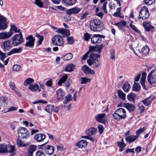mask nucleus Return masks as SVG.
Instances as JSON below:
<instances>
[{
    "mask_svg": "<svg viewBox=\"0 0 156 156\" xmlns=\"http://www.w3.org/2000/svg\"><path fill=\"white\" fill-rule=\"evenodd\" d=\"M9 147L10 150H7V153H11L14 152L15 150V147L12 145H10Z\"/></svg>",
    "mask_w": 156,
    "mask_h": 156,
    "instance_id": "62",
    "label": "nucleus"
},
{
    "mask_svg": "<svg viewBox=\"0 0 156 156\" xmlns=\"http://www.w3.org/2000/svg\"><path fill=\"white\" fill-rule=\"evenodd\" d=\"M81 81L80 83L82 84L86 83L90 81V79L87 78L86 77H81Z\"/></svg>",
    "mask_w": 156,
    "mask_h": 156,
    "instance_id": "53",
    "label": "nucleus"
},
{
    "mask_svg": "<svg viewBox=\"0 0 156 156\" xmlns=\"http://www.w3.org/2000/svg\"><path fill=\"white\" fill-rule=\"evenodd\" d=\"M36 36L38 39V40L37 41L38 44L41 45L44 39L43 36L37 34H36Z\"/></svg>",
    "mask_w": 156,
    "mask_h": 156,
    "instance_id": "46",
    "label": "nucleus"
},
{
    "mask_svg": "<svg viewBox=\"0 0 156 156\" xmlns=\"http://www.w3.org/2000/svg\"><path fill=\"white\" fill-rule=\"evenodd\" d=\"M7 100L5 97L0 98V106L4 107H6L7 105Z\"/></svg>",
    "mask_w": 156,
    "mask_h": 156,
    "instance_id": "27",
    "label": "nucleus"
},
{
    "mask_svg": "<svg viewBox=\"0 0 156 156\" xmlns=\"http://www.w3.org/2000/svg\"><path fill=\"white\" fill-rule=\"evenodd\" d=\"M23 42V39L21 33H20L19 34H16L13 36L12 38V43L14 46H18Z\"/></svg>",
    "mask_w": 156,
    "mask_h": 156,
    "instance_id": "4",
    "label": "nucleus"
},
{
    "mask_svg": "<svg viewBox=\"0 0 156 156\" xmlns=\"http://www.w3.org/2000/svg\"><path fill=\"white\" fill-rule=\"evenodd\" d=\"M100 65V63L98 60L93 61L92 64V67L94 69H96Z\"/></svg>",
    "mask_w": 156,
    "mask_h": 156,
    "instance_id": "50",
    "label": "nucleus"
},
{
    "mask_svg": "<svg viewBox=\"0 0 156 156\" xmlns=\"http://www.w3.org/2000/svg\"><path fill=\"white\" fill-rule=\"evenodd\" d=\"M155 0H144L145 3L147 5H150L154 2Z\"/></svg>",
    "mask_w": 156,
    "mask_h": 156,
    "instance_id": "59",
    "label": "nucleus"
},
{
    "mask_svg": "<svg viewBox=\"0 0 156 156\" xmlns=\"http://www.w3.org/2000/svg\"><path fill=\"white\" fill-rule=\"evenodd\" d=\"M40 148L44 151L46 154L49 155L53 154L54 151L53 146L47 144L46 143L41 145Z\"/></svg>",
    "mask_w": 156,
    "mask_h": 156,
    "instance_id": "3",
    "label": "nucleus"
},
{
    "mask_svg": "<svg viewBox=\"0 0 156 156\" xmlns=\"http://www.w3.org/2000/svg\"><path fill=\"white\" fill-rule=\"evenodd\" d=\"M12 69L16 72L20 71L21 70V66L20 65L15 64L13 66Z\"/></svg>",
    "mask_w": 156,
    "mask_h": 156,
    "instance_id": "44",
    "label": "nucleus"
},
{
    "mask_svg": "<svg viewBox=\"0 0 156 156\" xmlns=\"http://www.w3.org/2000/svg\"><path fill=\"white\" fill-rule=\"evenodd\" d=\"M145 107L141 104L139 105V110L141 113L145 111Z\"/></svg>",
    "mask_w": 156,
    "mask_h": 156,
    "instance_id": "63",
    "label": "nucleus"
},
{
    "mask_svg": "<svg viewBox=\"0 0 156 156\" xmlns=\"http://www.w3.org/2000/svg\"><path fill=\"white\" fill-rule=\"evenodd\" d=\"M135 96V94L133 93H131L127 96V98L130 101L134 102L135 101L134 98Z\"/></svg>",
    "mask_w": 156,
    "mask_h": 156,
    "instance_id": "39",
    "label": "nucleus"
},
{
    "mask_svg": "<svg viewBox=\"0 0 156 156\" xmlns=\"http://www.w3.org/2000/svg\"><path fill=\"white\" fill-rule=\"evenodd\" d=\"M34 81V80L33 79L28 78L24 82V85L25 86H27L29 84L30 85L31 83H33Z\"/></svg>",
    "mask_w": 156,
    "mask_h": 156,
    "instance_id": "43",
    "label": "nucleus"
},
{
    "mask_svg": "<svg viewBox=\"0 0 156 156\" xmlns=\"http://www.w3.org/2000/svg\"><path fill=\"white\" fill-rule=\"evenodd\" d=\"M97 131V129L94 127H91L86 131V134L89 136L95 134Z\"/></svg>",
    "mask_w": 156,
    "mask_h": 156,
    "instance_id": "21",
    "label": "nucleus"
},
{
    "mask_svg": "<svg viewBox=\"0 0 156 156\" xmlns=\"http://www.w3.org/2000/svg\"><path fill=\"white\" fill-rule=\"evenodd\" d=\"M82 69L84 73L87 74H94L95 73L94 71L90 69L86 65H84L82 66Z\"/></svg>",
    "mask_w": 156,
    "mask_h": 156,
    "instance_id": "17",
    "label": "nucleus"
},
{
    "mask_svg": "<svg viewBox=\"0 0 156 156\" xmlns=\"http://www.w3.org/2000/svg\"><path fill=\"white\" fill-rule=\"evenodd\" d=\"M122 88L125 92H128L130 89V84L126 82L123 85Z\"/></svg>",
    "mask_w": 156,
    "mask_h": 156,
    "instance_id": "37",
    "label": "nucleus"
},
{
    "mask_svg": "<svg viewBox=\"0 0 156 156\" xmlns=\"http://www.w3.org/2000/svg\"><path fill=\"white\" fill-rule=\"evenodd\" d=\"M143 26L144 27L146 31H149L150 30L153 28L152 26L146 22H144L143 23Z\"/></svg>",
    "mask_w": 156,
    "mask_h": 156,
    "instance_id": "29",
    "label": "nucleus"
},
{
    "mask_svg": "<svg viewBox=\"0 0 156 156\" xmlns=\"http://www.w3.org/2000/svg\"><path fill=\"white\" fill-rule=\"evenodd\" d=\"M6 19L4 16H0V30H3L7 27L6 23Z\"/></svg>",
    "mask_w": 156,
    "mask_h": 156,
    "instance_id": "12",
    "label": "nucleus"
},
{
    "mask_svg": "<svg viewBox=\"0 0 156 156\" xmlns=\"http://www.w3.org/2000/svg\"><path fill=\"white\" fill-rule=\"evenodd\" d=\"M57 99L58 100H62L63 99L65 95V93L63 90L60 88L57 90L56 91Z\"/></svg>",
    "mask_w": 156,
    "mask_h": 156,
    "instance_id": "15",
    "label": "nucleus"
},
{
    "mask_svg": "<svg viewBox=\"0 0 156 156\" xmlns=\"http://www.w3.org/2000/svg\"><path fill=\"white\" fill-rule=\"evenodd\" d=\"M145 130V128L144 127L140 128L136 131V136L138 138L140 136L139 134L142 133Z\"/></svg>",
    "mask_w": 156,
    "mask_h": 156,
    "instance_id": "48",
    "label": "nucleus"
},
{
    "mask_svg": "<svg viewBox=\"0 0 156 156\" xmlns=\"http://www.w3.org/2000/svg\"><path fill=\"white\" fill-rule=\"evenodd\" d=\"M54 106L53 105H48L45 107V111L48 113L51 114L54 110Z\"/></svg>",
    "mask_w": 156,
    "mask_h": 156,
    "instance_id": "34",
    "label": "nucleus"
},
{
    "mask_svg": "<svg viewBox=\"0 0 156 156\" xmlns=\"http://www.w3.org/2000/svg\"><path fill=\"white\" fill-rule=\"evenodd\" d=\"M147 81L150 84H156V71L155 70L151 71L148 75Z\"/></svg>",
    "mask_w": 156,
    "mask_h": 156,
    "instance_id": "9",
    "label": "nucleus"
},
{
    "mask_svg": "<svg viewBox=\"0 0 156 156\" xmlns=\"http://www.w3.org/2000/svg\"><path fill=\"white\" fill-rule=\"evenodd\" d=\"M87 142L85 140H81L76 144V146L79 148H82L87 145Z\"/></svg>",
    "mask_w": 156,
    "mask_h": 156,
    "instance_id": "20",
    "label": "nucleus"
},
{
    "mask_svg": "<svg viewBox=\"0 0 156 156\" xmlns=\"http://www.w3.org/2000/svg\"><path fill=\"white\" fill-rule=\"evenodd\" d=\"M141 51L143 54L146 55L149 52V48L147 45L141 49Z\"/></svg>",
    "mask_w": 156,
    "mask_h": 156,
    "instance_id": "36",
    "label": "nucleus"
},
{
    "mask_svg": "<svg viewBox=\"0 0 156 156\" xmlns=\"http://www.w3.org/2000/svg\"><path fill=\"white\" fill-rule=\"evenodd\" d=\"M137 138L136 135H132L127 137L125 140L127 142L130 143L134 141Z\"/></svg>",
    "mask_w": 156,
    "mask_h": 156,
    "instance_id": "22",
    "label": "nucleus"
},
{
    "mask_svg": "<svg viewBox=\"0 0 156 156\" xmlns=\"http://www.w3.org/2000/svg\"><path fill=\"white\" fill-rule=\"evenodd\" d=\"M132 23H133V21H132L129 24V27L135 32L139 33L140 32V31L137 29L135 25L132 24Z\"/></svg>",
    "mask_w": 156,
    "mask_h": 156,
    "instance_id": "47",
    "label": "nucleus"
},
{
    "mask_svg": "<svg viewBox=\"0 0 156 156\" xmlns=\"http://www.w3.org/2000/svg\"><path fill=\"white\" fill-rule=\"evenodd\" d=\"M107 0H100V2L101 3H103V5L101 7V9L103 10L104 12L105 13L107 12V11L106 9V6L107 4V2H105Z\"/></svg>",
    "mask_w": 156,
    "mask_h": 156,
    "instance_id": "31",
    "label": "nucleus"
},
{
    "mask_svg": "<svg viewBox=\"0 0 156 156\" xmlns=\"http://www.w3.org/2000/svg\"><path fill=\"white\" fill-rule=\"evenodd\" d=\"M68 76L67 75H65L62 76L61 78L60 79L58 82V84L61 85L62 84L64 83L67 80Z\"/></svg>",
    "mask_w": 156,
    "mask_h": 156,
    "instance_id": "42",
    "label": "nucleus"
},
{
    "mask_svg": "<svg viewBox=\"0 0 156 156\" xmlns=\"http://www.w3.org/2000/svg\"><path fill=\"white\" fill-rule=\"evenodd\" d=\"M26 42L25 44L26 47L32 48L34 46V43L35 40V38L32 35H30L26 38Z\"/></svg>",
    "mask_w": 156,
    "mask_h": 156,
    "instance_id": "10",
    "label": "nucleus"
},
{
    "mask_svg": "<svg viewBox=\"0 0 156 156\" xmlns=\"http://www.w3.org/2000/svg\"><path fill=\"white\" fill-rule=\"evenodd\" d=\"M22 48L20 47L18 48H14L7 53L8 55H10L12 54L16 53H19L22 51Z\"/></svg>",
    "mask_w": 156,
    "mask_h": 156,
    "instance_id": "25",
    "label": "nucleus"
},
{
    "mask_svg": "<svg viewBox=\"0 0 156 156\" xmlns=\"http://www.w3.org/2000/svg\"><path fill=\"white\" fill-rule=\"evenodd\" d=\"M73 54L71 53H68L62 57V58L65 61H68L70 60L73 58Z\"/></svg>",
    "mask_w": 156,
    "mask_h": 156,
    "instance_id": "30",
    "label": "nucleus"
},
{
    "mask_svg": "<svg viewBox=\"0 0 156 156\" xmlns=\"http://www.w3.org/2000/svg\"><path fill=\"white\" fill-rule=\"evenodd\" d=\"M68 42L69 44H72L74 42V40L72 37H67Z\"/></svg>",
    "mask_w": 156,
    "mask_h": 156,
    "instance_id": "64",
    "label": "nucleus"
},
{
    "mask_svg": "<svg viewBox=\"0 0 156 156\" xmlns=\"http://www.w3.org/2000/svg\"><path fill=\"white\" fill-rule=\"evenodd\" d=\"M34 3L40 8L43 7V3L41 1V0H35Z\"/></svg>",
    "mask_w": 156,
    "mask_h": 156,
    "instance_id": "54",
    "label": "nucleus"
},
{
    "mask_svg": "<svg viewBox=\"0 0 156 156\" xmlns=\"http://www.w3.org/2000/svg\"><path fill=\"white\" fill-rule=\"evenodd\" d=\"M117 93L118 97L123 100H124L126 99V94L124 93L123 91L120 90H118Z\"/></svg>",
    "mask_w": 156,
    "mask_h": 156,
    "instance_id": "26",
    "label": "nucleus"
},
{
    "mask_svg": "<svg viewBox=\"0 0 156 156\" xmlns=\"http://www.w3.org/2000/svg\"><path fill=\"white\" fill-rule=\"evenodd\" d=\"M154 98L153 95H151L150 96L142 101V102L146 106H148L151 104V102L154 99Z\"/></svg>",
    "mask_w": 156,
    "mask_h": 156,
    "instance_id": "14",
    "label": "nucleus"
},
{
    "mask_svg": "<svg viewBox=\"0 0 156 156\" xmlns=\"http://www.w3.org/2000/svg\"><path fill=\"white\" fill-rule=\"evenodd\" d=\"M8 145L7 144H0V153H7Z\"/></svg>",
    "mask_w": 156,
    "mask_h": 156,
    "instance_id": "24",
    "label": "nucleus"
},
{
    "mask_svg": "<svg viewBox=\"0 0 156 156\" xmlns=\"http://www.w3.org/2000/svg\"><path fill=\"white\" fill-rule=\"evenodd\" d=\"M66 100L63 103L64 104H66V102H69L71 100V95L70 94H68L67 96L65 97Z\"/></svg>",
    "mask_w": 156,
    "mask_h": 156,
    "instance_id": "56",
    "label": "nucleus"
},
{
    "mask_svg": "<svg viewBox=\"0 0 156 156\" xmlns=\"http://www.w3.org/2000/svg\"><path fill=\"white\" fill-rule=\"evenodd\" d=\"M104 46L103 44L97 45L95 46V52L100 53L103 49Z\"/></svg>",
    "mask_w": 156,
    "mask_h": 156,
    "instance_id": "41",
    "label": "nucleus"
},
{
    "mask_svg": "<svg viewBox=\"0 0 156 156\" xmlns=\"http://www.w3.org/2000/svg\"><path fill=\"white\" fill-rule=\"evenodd\" d=\"M140 89V84L138 83H135L133 87V90L134 91L138 92Z\"/></svg>",
    "mask_w": 156,
    "mask_h": 156,
    "instance_id": "38",
    "label": "nucleus"
},
{
    "mask_svg": "<svg viewBox=\"0 0 156 156\" xmlns=\"http://www.w3.org/2000/svg\"><path fill=\"white\" fill-rule=\"evenodd\" d=\"M36 156H46V155L42 151H39L36 152Z\"/></svg>",
    "mask_w": 156,
    "mask_h": 156,
    "instance_id": "57",
    "label": "nucleus"
},
{
    "mask_svg": "<svg viewBox=\"0 0 156 156\" xmlns=\"http://www.w3.org/2000/svg\"><path fill=\"white\" fill-rule=\"evenodd\" d=\"M75 66L72 63L67 65L65 68V71L68 72H71L73 71Z\"/></svg>",
    "mask_w": 156,
    "mask_h": 156,
    "instance_id": "23",
    "label": "nucleus"
},
{
    "mask_svg": "<svg viewBox=\"0 0 156 156\" xmlns=\"http://www.w3.org/2000/svg\"><path fill=\"white\" fill-rule=\"evenodd\" d=\"M5 39L10 37L13 34V33L11 31L8 32H4Z\"/></svg>",
    "mask_w": 156,
    "mask_h": 156,
    "instance_id": "52",
    "label": "nucleus"
},
{
    "mask_svg": "<svg viewBox=\"0 0 156 156\" xmlns=\"http://www.w3.org/2000/svg\"><path fill=\"white\" fill-rule=\"evenodd\" d=\"M73 14H75L78 13L81 10V9L77 8V7L72 8Z\"/></svg>",
    "mask_w": 156,
    "mask_h": 156,
    "instance_id": "55",
    "label": "nucleus"
},
{
    "mask_svg": "<svg viewBox=\"0 0 156 156\" xmlns=\"http://www.w3.org/2000/svg\"><path fill=\"white\" fill-rule=\"evenodd\" d=\"M149 15L148 8L145 6H143L139 12L138 19H146L149 17Z\"/></svg>",
    "mask_w": 156,
    "mask_h": 156,
    "instance_id": "5",
    "label": "nucleus"
},
{
    "mask_svg": "<svg viewBox=\"0 0 156 156\" xmlns=\"http://www.w3.org/2000/svg\"><path fill=\"white\" fill-rule=\"evenodd\" d=\"M105 37L100 34H95L93 35L91 38V42L94 44L97 43H101L102 41V39H104Z\"/></svg>",
    "mask_w": 156,
    "mask_h": 156,
    "instance_id": "8",
    "label": "nucleus"
},
{
    "mask_svg": "<svg viewBox=\"0 0 156 156\" xmlns=\"http://www.w3.org/2000/svg\"><path fill=\"white\" fill-rule=\"evenodd\" d=\"M13 30L15 33H21L20 31V29L17 27L14 24L10 25V31Z\"/></svg>",
    "mask_w": 156,
    "mask_h": 156,
    "instance_id": "40",
    "label": "nucleus"
},
{
    "mask_svg": "<svg viewBox=\"0 0 156 156\" xmlns=\"http://www.w3.org/2000/svg\"><path fill=\"white\" fill-rule=\"evenodd\" d=\"M105 116L106 114L103 113L97 114L95 116L94 118L98 122L104 124L106 122Z\"/></svg>",
    "mask_w": 156,
    "mask_h": 156,
    "instance_id": "11",
    "label": "nucleus"
},
{
    "mask_svg": "<svg viewBox=\"0 0 156 156\" xmlns=\"http://www.w3.org/2000/svg\"><path fill=\"white\" fill-rule=\"evenodd\" d=\"M100 56V55L92 52L90 55L89 57L92 60L94 61L98 60L97 59L99 58Z\"/></svg>",
    "mask_w": 156,
    "mask_h": 156,
    "instance_id": "32",
    "label": "nucleus"
},
{
    "mask_svg": "<svg viewBox=\"0 0 156 156\" xmlns=\"http://www.w3.org/2000/svg\"><path fill=\"white\" fill-rule=\"evenodd\" d=\"M4 51H8L11 48V42L9 40H7L4 42L2 45Z\"/></svg>",
    "mask_w": 156,
    "mask_h": 156,
    "instance_id": "13",
    "label": "nucleus"
},
{
    "mask_svg": "<svg viewBox=\"0 0 156 156\" xmlns=\"http://www.w3.org/2000/svg\"><path fill=\"white\" fill-rule=\"evenodd\" d=\"M45 136L41 133H38L35 135L34 136L35 140L38 142L42 141L45 138Z\"/></svg>",
    "mask_w": 156,
    "mask_h": 156,
    "instance_id": "16",
    "label": "nucleus"
},
{
    "mask_svg": "<svg viewBox=\"0 0 156 156\" xmlns=\"http://www.w3.org/2000/svg\"><path fill=\"white\" fill-rule=\"evenodd\" d=\"M39 88V86L38 84H30L29 86V89L33 92H34L38 90Z\"/></svg>",
    "mask_w": 156,
    "mask_h": 156,
    "instance_id": "28",
    "label": "nucleus"
},
{
    "mask_svg": "<svg viewBox=\"0 0 156 156\" xmlns=\"http://www.w3.org/2000/svg\"><path fill=\"white\" fill-rule=\"evenodd\" d=\"M123 105L129 112L133 111L135 109L134 105L130 103H124Z\"/></svg>",
    "mask_w": 156,
    "mask_h": 156,
    "instance_id": "19",
    "label": "nucleus"
},
{
    "mask_svg": "<svg viewBox=\"0 0 156 156\" xmlns=\"http://www.w3.org/2000/svg\"><path fill=\"white\" fill-rule=\"evenodd\" d=\"M89 27L91 30L94 32H100L103 29L102 23L97 19L91 21L89 24Z\"/></svg>",
    "mask_w": 156,
    "mask_h": 156,
    "instance_id": "1",
    "label": "nucleus"
},
{
    "mask_svg": "<svg viewBox=\"0 0 156 156\" xmlns=\"http://www.w3.org/2000/svg\"><path fill=\"white\" fill-rule=\"evenodd\" d=\"M117 144L118 146L119 147V151L121 152L123 151L124 148L126 145L124 142L120 143V142H118Z\"/></svg>",
    "mask_w": 156,
    "mask_h": 156,
    "instance_id": "35",
    "label": "nucleus"
},
{
    "mask_svg": "<svg viewBox=\"0 0 156 156\" xmlns=\"http://www.w3.org/2000/svg\"><path fill=\"white\" fill-rule=\"evenodd\" d=\"M113 116L114 118L117 120L124 119L126 117V111L123 108H119L115 111Z\"/></svg>",
    "mask_w": 156,
    "mask_h": 156,
    "instance_id": "2",
    "label": "nucleus"
},
{
    "mask_svg": "<svg viewBox=\"0 0 156 156\" xmlns=\"http://www.w3.org/2000/svg\"><path fill=\"white\" fill-rule=\"evenodd\" d=\"M126 25V22L124 21H122L118 23H116L114 25L117 26L119 29H121L122 27L125 26Z\"/></svg>",
    "mask_w": 156,
    "mask_h": 156,
    "instance_id": "33",
    "label": "nucleus"
},
{
    "mask_svg": "<svg viewBox=\"0 0 156 156\" xmlns=\"http://www.w3.org/2000/svg\"><path fill=\"white\" fill-rule=\"evenodd\" d=\"M98 128L100 133L101 134L104 129L103 126L99 124L98 126Z\"/></svg>",
    "mask_w": 156,
    "mask_h": 156,
    "instance_id": "58",
    "label": "nucleus"
},
{
    "mask_svg": "<svg viewBox=\"0 0 156 156\" xmlns=\"http://www.w3.org/2000/svg\"><path fill=\"white\" fill-rule=\"evenodd\" d=\"M16 143L18 146L20 147L25 146V144L23 143L19 138L17 140Z\"/></svg>",
    "mask_w": 156,
    "mask_h": 156,
    "instance_id": "51",
    "label": "nucleus"
},
{
    "mask_svg": "<svg viewBox=\"0 0 156 156\" xmlns=\"http://www.w3.org/2000/svg\"><path fill=\"white\" fill-rule=\"evenodd\" d=\"M17 133L19 136L23 139L28 138L30 133L27 129L24 127H20L17 130Z\"/></svg>",
    "mask_w": 156,
    "mask_h": 156,
    "instance_id": "7",
    "label": "nucleus"
},
{
    "mask_svg": "<svg viewBox=\"0 0 156 156\" xmlns=\"http://www.w3.org/2000/svg\"><path fill=\"white\" fill-rule=\"evenodd\" d=\"M66 4L72 5L74 4L76 1V0H62Z\"/></svg>",
    "mask_w": 156,
    "mask_h": 156,
    "instance_id": "45",
    "label": "nucleus"
},
{
    "mask_svg": "<svg viewBox=\"0 0 156 156\" xmlns=\"http://www.w3.org/2000/svg\"><path fill=\"white\" fill-rule=\"evenodd\" d=\"M145 79H144V78H141L140 80V83L142 85V87L144 88H145Z\"/></svg>",
    "mask_w": 156,
    "mask_h": 156,
    "instance_id": "60",
    "label": "nucleus"
},
{
    "mask_svg": "<svg viewBox=\"0 0 156 156\" xmlns=\"http://www.w3.org/2000/svg\"><path fill=\"white\" fill-rule=\"evenodd\" d=\"M56 32L61 34L63 37L69 36L70 34L69 30L64 28L58 29L57 30Z\"/></svg>",
    "mask_w": 156,
    "mask_h": 156,
    "instance_id": "18",
    "label": "nucleus"
},
{
    "mask_svg": "<svg viewBox=\"0 0 156 156\" xmlns=\"http://www.w3.org/2000/svg\"><path fill=\"white\" fill-rule=\"evenodd\" d=\"M6 57L5 53H3L0 50V59L3 61Z\"/></svg>",
    "mask_w": 156,
    "mask_h": 156,
    "instance_id": "61",
    "label": "nucleus"
},
{
    "mask_svg": "<svg viewBox=\"0 0 156 156\" xmlns=\"http://www.w3.org/2000/svg\"><path fill=\"white\" fill-rule=\"evenodd\" d=\"M52 42L55 46H62L64 44V41L62 37L59 35H55L52 38Z\"/></svg>",
    "mask_w": 156,
    "mask_h": 156,
    "instance_id": "6",
    "label": "nucleus"
},
{
    "mask_svg": "<svg viewBox=\"0 0 156 156\" xmlns=\"http://www.w3.org/2000/svg\"><path fill=\"white\" fill-rule=\"evenodd\" d=\"M36 150V147L34 146H30L28 149V153L33 154L34 152Z\"/></svg>",
    "mask_w": 156,
    "mask_h": 156,
    "instance_id": "49",
    "label": "nucleus"
}]
</instances>
